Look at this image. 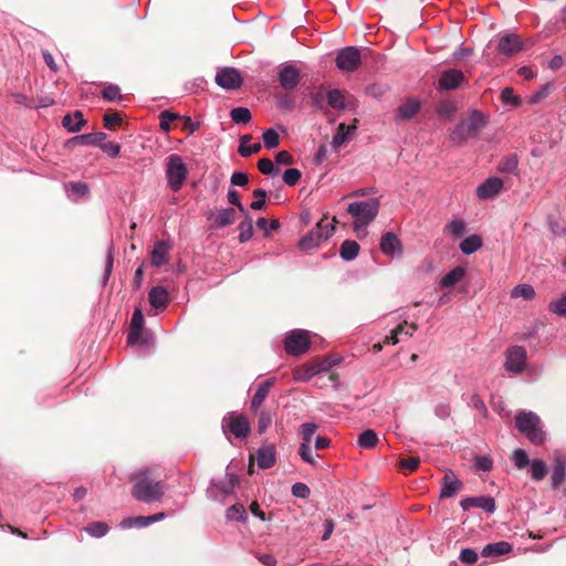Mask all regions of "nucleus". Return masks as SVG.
Wrapping results in <instances>:
<instances>
[{
	"mask_svg": "<svg viewBox=\"0 0 566 566\" xmlns=\"http://www.w3.org/2000/svg\"><path fill=\"white\" fill-rule=\"evenodd\" d=\"M264 146L268 149H273L279 146L280 144V136L277 132L273 128L266 129L262 135Z\"/></svg>",
	"mask_w": 566,
	"mask_h": 566,
	"instance_id": "a18cd8bd",
	"label": "nucleus"
},
{
	"mask_svg": "<svg viewBox=\"0 0 566 566\" xmlns=\"http://www.w3.org/2000/svg\"><path fill=\"white\" fill-rule=\"evenodd\" d=\"M359 249L360 247L356 241L345 240L339 248V254L343 260L352 261L358 255Z\"/></svg>",
	"mask_w": 566,
	"mask_h": 566,
	"instance_id": "2f4dec72",
	"label": "nucleus"
},
{
	"mask_svg": "<svg viewBox=\"0 0 566 566\" xmlns=\"http://www.w3.org/2000/svg\"><path fill=\"white\" fill-rule=\"evenodd\" d=\"M526 363V349L522 346H513L506 352L505 368L512 373H521Z\"/></svg>",
	"mask_w": 566,
	"mask_h": 566,
	"instance_id": "f8f14e48",
	"label": "nucleus"
},
{
	"mask_svg": "<svg viewBox=\"0 0 566 566\" xmlns=\"http://www.w3.org/2000/svg\"><path fill=\"white\" fill-rule=\"evenodd\" d=\"M188 176V168L179 155L172 154L167 158L166 178L168 187L178 191L184 186Z\"/></svg>",
	"mask_w": 566,
	"mask_h": 566,
	"instance_id": "39448f33",
	"label": "nucleus"
},
{
	"mask_svg": "<svg viewBox=\"0 0 566 566\" xmlns=\"http://www.w3.org/2000/svg\"><path fill=\"white\" fill-rule=\"evenodd\" d=\"M275 382V379L274 378H269L266 380H264L263 382H261L258 388H256V391L254 394V396L252 397V400H251V410L256 413L260 409V407L262 406V403L264 402V400L266 399L271 388L273 387Z\"/></svg>",
	"mask_w": 566,
	"mask_h": 566,
	"instance_id": "aec40b11",
	"label": "nucleus"
},
{
	"mask_svg": "<svg viewBox=\"0 0 566 566\" xmlns=\"http://www.w3.org/2000/svg\"><path fill=\"white\" fill-rule=\"evenodd\" d=\"M515 426L534 444H541L545 440L539 417L532 411H520L515 416Z\"/></svg>",
	"mask_w": 566,
	"mask_h": 566,
	"instance_id": "20e7f679",
	"label": "nucleus"
},
{
	"mask_svg": "<svg viewBox=\"0 0 566 566\" xmlns=\"http://www.w3.org/2000/svg\"><path fill=\"white\" fill-rule=\"evenodd\" d=\"M106 139V134L103 132L90 133L75 136L66 142V146L70 148L76 145H93L99 146L102 142Z\"/></svg>",
	"mask_w": 566,
	"mask_h": 566,
	"instance_id": "6ab92c4d",
	"label": "nucleus"
},
{
	"mask_svg": "<svg viewBox=\"0 0 566 566\" xmlns=\"http://www.w3.org/2000/svg\"><path fill=\"white\" fill-rule=\"evenodd\" d=\"M244 214V220H242L239 224V241L240 242H247L253 237V223L251 216L247 212Z\"/></svg>",
	"mask_w": 566,
	"mask_h": 566,
	"instance_id": "c9c22d12",
	"label": "nucleus"
},
{
	"mask_svg": "<svg viewBox=\"0 0 566 566\" xmlns=\"http://www.w3.org/2000/svg\"><path fill=\"white\" fill-rule=\"evenodd\" d=\"M511 459L514 461V464L517 469H524L531 464L530 458L525 450L516 449L513 451Z\"/></svg>",
	"mask_w": 566,
	"mask_h": 566,
	"instance_id": "c03bdc74",
	"label": "nucleus"
},
{
	"mask_svg": "<svg viewBox=\"0 0 566 566\" xmlns=\"http://www.w3.org/2000/svg\"><path fill=\"white\" fill-rule=\"evenodd\" d=\"M237 212L233 208H222L216 212H210L208 219L212 221L211 228L222 229L234 223Z\"/></svg>",
	"mask_w": 566,
	"mask_h": 566,
	"instance_id": "2eb2a0df",
	"label": "nucleus"
},
{
	"mask_svg": "<svg viewBox=\"0 0 566 566\" xmlns=\"http://www.w3.org/2000/svg\"><path fill=\"white\" fill-rule=\"evenodd\" d=\"M440 499H448L454 496L461 491L463 483L455 476L452 470H448L441 480Z\"/></svg>",
	"mask_w": 566,
	"mask_h": 566,
	"instance_id": "ddd939ff",
	"label": "nucleus"
},
{
	"mask_svg": "<svg viewBox=\"0 0 566 566\" xmlns=\"http://www.w3.org/2000/svg\"><path fill=\"white\" fill-rule=\"evenodd\" d=\"M407 325H408L407 321H403L402 323H400L395 329L391 331V334L384 339V344L396 345L397 343H399V336L402 335V332L405 331V326H407Z\"/></svg>",
	"mask_w": 566,
	"mask_h": 566,
	"instance_id": "13d9d810",
	"label": "nucleus"
},
{
	"mask_svg": "<svg viewBox=\"0 0 566 566\" xmlns=\"http://www.w3.org/2000/svg\"><path fill=\"white\" fill-rule=\"evenodd\" d=\"M133 479L135 484L132 488V496L135 500L144 503H154L163 499L166 483L159 480L150 469L138 471Z\"/></svg>",
	"mask_w": 566,
	"mask_h": 566,
	"instance_id": "f257e3e1",
	"label": "nucleus"
},
{
	"mask_svg": "<svg viewBox=\"0 0 566 566\" xmlns=\"http://www.w3.org/2000/svg\"><path fill=\"white\" fill-rule=\"evenodd\" d=\"M379 438L375 430L367 429L358 436L357 443L363 449H374L377 447Z\"/></svg>",
	"mask_w": 566,
	"mask_h": 566,
	"instance_id": "c756f323",
	"label": "nucleus"
},
{
	"mask_svg": "<svg viewBox=\"0 0 566 566\" xmlns=\"http://www.w3.org/2000/svg\"><path fill=\"white\" fill-rule=\"evenodd\" d=\"M258 168L263 175H276L279 169L275 168L273 161L269 158H261L258 161Z\"/></svg>",
	"mask_w": 566,
	"mask_h": 566,
	"instance_id": "bf43d9fd",
	"label": "nucleus"
},
{
	"mask_svg": "<svg viewBox=\"0 0 566 566\" xmlns=\"http://www.w3.org/2000/svg\"><path fill=\"white\" fill-rule=\"evenodd\" d=\"M298 454L304 462L315 465V460H314L312 450L310 448V444L301 443L300 449H298Z\"/></svg>",
	"mask_w": 566,
	"mask_h": 566,
	"instance_id": "338daca9",
	"label": "nucleus"
},
{
	"mask_svg": "<svg viewBox=\"0 0 566 566\" xmlns=\"http://www.w3.org/2000/svg\"><path fill=\"white\" fill-rule=\"evenodd\" d=\"M169 260V245L160 241L158 242L154 250L151 251V264L156 268H159L166 264Z\"/></svg>",
	"mask_w": 566,
	"mask_h": 566,
	"instance_id": "a878e982",
	"label": "nucleus"
},
{
	"mask_svg": "<svg viewBox=\"0 0 566 566\" xmlns=\"http://www.w3.org/2000/svg\"><path fill=\"white\" fill-rule=\"evenodd\" d=\"M460 505L464 511L471 507H480L488 513H493L496 509L494 499L490 496L465 497L461 500Z\"/></svg>",
	"mask_w": 566,
	"mask_h": 566,
	"instance_id": "f3484780",
	"label": "nucleus"
},
{
	"mask_svg": "<svg viewBox=\"0 0 566 566\" xmlns=\"http://www.w3.org/2000/svg\"><path fill=\"white\" fill-rule=\"evenodd\" d=\"M144 323H145V319H144V315L142 313V310L140 308H135V311L133 313V316H132V319H130L129 328L143 329L144 328Z\"/></svg>",
	"mask_w": 566,
	"mask_h": 566,
	"instance_id": "69168bd1",
	"label": "nucleus"
},
{
	"mask_svg": "<svg viewBox=\"0 0 566 566\" xmlns=\"http://www.w3.org/2000/svg\"><path fill=\"white\" fill-rule=\"evenodd\" d=\"M465 274V270L462 266H457L448 272L440 281V286L443 289L452 287L460 282Z\"/></svg>",
	"mask_w": 566,
	"mask_h": 566,
	"instance_id": "c85d7f7f",
	"label": "nucleus"
},
{
	"mask_svg": "<svg viewBox=\"0 0 566 566\" xmlns=\"http://www.w3.org/2000/svg\"><path fill=\"white\" fill-rule=\"evenodd\" d=\"M252 139V136L247 134L240 137V146L238 148V153L242 157H249L253 154H256L261 150L262 146L260 143L252 144V146H248V143Z\"/></svg>",
	"mask_w": 566,
	"mask_h": 566,
	"instance_id": "473e14b6",
	"label": "nucleus"
},
{
	"mask_svg": "<svg viewBox=\"0 0 566 566\" xmlns=\"http://www.w3.org/2000/svg\"><path fill=\"white\" fill-rule=\"evenodd\" d=\"M482 244H483L482 238L478 234H472V235L465 238L460 243V250L462 251V253L469 255V254L474 253L476 250H479L482 247Z\"/></svg>",
	"mask_w": 566,
	"mask_h": 566,
	"instance_id": "72a5a7b5",
	"label": "nucleus"
},
{
	"mask_svg": "<svg viewBox=\"0 0 566 566\" xmlns=\"http://www.w3.org/2000/svg\"><path fill=\"white\" fill-rule=\"evenodd\" d=\"M512 545L505 541L488 544L483 547L481 555L483 557H495L507 554L512 551Z\"/></svg>",
	"mask_w": 566,
	"mask_h": 566,
	"instance_id": "393cba45",
	"label": "nucleus"
},
{
	"mask_svg": "<svg viewBox=\"0 0 566 566\" xmlns=\"http://www.w3.org/2000/svg\"><path fill=\"white\" fill-rule=\"evenodd\" d=\"M501 99L505 104H511L514 106H520L522 104L521 97L514 94V91L512 87H505L502 90Z\"/></svg>",
	"mask_w": 566,
	"mask_h": 566,
	"instance_id": "864d4df0",
	"label": "nucleus"
},
{
	"mask_svg": "<svg viewBox=\"0 0 566 566\" xmlns=\"http://www.w3.org/2000/svg\"><path fill=\"white\" fill-rule=\"evenodd\" d=\"M83 531L93 537H102L109 531V526L105 522L96 521L90 523Z\"/></svg>",
	"mask_w": 566,
	"mask_h": 566,
	"instance_id": "58836bf2",
	"label": "nucleus"
},
{
	"mask_svg": "<svg viewBox=\"0 0 566 566\" xmlns=\"http://www.w3.org/2000/svg\"><path fill=\"white\" fill-rule=\"evenodd\" d=\"M319 373V368L312 367V363L300 366L293 370V378L295 381H308L313 376Z\"/></svg>",
	"mask_w": 566,
	"mask_h": 566,
	"instance_id": "7c9ffc66",
	"label": "nucleus"
},
{
	"mask_svg": "<svg viewBox=\"0 0 566 566\" xmlns=\"http://www.w3.org/2000/svg\"><path fill=\"white\" fill-rule=\"evenodd\" d=\"M446 230L452 235L459 238L465 231V223L462 220H452L446 226Z\"/></svg>",
	"mask_w": 566,
	"mask_h": 566,
	"instance_id": "052dcab7",
	"label": "nucleus"
},
{
	"mask_svg": "<svg viewBox=\"0 0 566 566\" xmlns=\"http://www.w3.org/2000/svg\"><path fill=\"white\" fill-rule=\"evenodd\" d=\"M379 208L380 202L377 198L349 203L347 212L355 218V231L365 229L371 221H374L379 212Z\"/></svg>",
	"mask_w": 566,
	"mask_h": 566,
	"instance_id": "7ed1b4c3",
	"label": "nucleus"
},
{
	"mask_svg": "<svg viewBox=\"0 0 566 566\" xmlns=\"http://www.w3.org/2000/svg\"><path fill=\"white\" fill-rule=\"evenodd\" d=\"M317 428H318L317 424L314 423V422H305V423H303L301 426V431H300V433L302 436V440H303L302 443L310 444L314 433L317 430Z\"/></svg>",
	"mask_w": 566,
	"mask_h": 566,
	"instance_id": "8fccbe9b",
	"label": "nucleus"
},
{
	"mask_svg": "<svg viewBox=\"0 0 566 566\" xmlns=\"http://www.w3.org/2000/svg\"><path fill=\"white\" fill-rule=\"evenodd\" d=\"M380 250L385 254H395L396 252H401V242L395 233L386 232L380 240Z\"/></svg>",
	"mask_w": 566,
	"mask_h": 566,
	"instance_id": "b1692460",
	"label": "nucleus"
},
{
	"mask_svg": "<svg viewBox=\"0 0 566 566\" xmlns=\"http://www.w3.org/2000/svg\"><path fill=\"white\" fill-rule=\"evenodd\" d=\"M300 71L293 65H285L279 75V81L284 90H293L300 83Z\"/></svg>",
	"mask_w": 566,
	"mask_h": 566,
	"instance_id": "a211bd4d",
	"label": "nucleus"
},
{
	"mask_svg": "<svg viewBox=\"0 0 566 566\" xmlns=\"http://www.w3.org/2000/svg\"><path fill=\"white\" fill-rule=\"evenodd\" d=\"M535 294L534 287L530 284H520L511 291L513 298L523 297L524 300H533Z\"/></svg>",
	"mask_w": 566,
	"mask_h": 566,
	"instance_id": "ea45409f",
	"label": "nucleus"
},
{
	"mask_svg": "<svg viewBox=\"0 0 566 566\" xmlns=\"http://www.w3.org/2000/svg\"><path fill=\"white\" fill-rule=\"evenodd\" d=\"M231 119L237 124H248L252 116L247 107H235L230 113Z\"/></svg>",
	"mask_w": 566,
	"mask_h": 566,
	"instance_id": "79ce46f5",
	"label": "nucleus"
},
{
	"mask_svg": "<svg viewBox=\"0 0 566 566\" xmlns=\"http://www.w3.org/2000/svg\"><path fill=\"white\" fill-rule=\"evenodd\" d=\"M216 83L227 90H238L242 85V76L234 67H223L217 73Z\"/></svg>",
	"mask_w": 566,
	"mask_h": 566,
	"instance_id": "9b49d317",
	"label": "nucleus"
},
{
	"mask_svg": "<svg viewBox=\"0 0 566 566\" xmlns=\"http://www.w3.org/2000/svg\"><path fill=\"white\" fill-rule=\"evenodd\" d=\"M464 82V74L460 70L450 69L443 71L439 78V88L451 91L460 87V85Z\"/></svg>",
	"mask_w": 566,
	"mask_h": 566,
	"instance_id": "4468645a",
	"label": "nucleus"
},
{
	"mask_svg": "<svg viewBox=\"0 0 566 566\" xmlns=\"http://www.w3.org/2000/svg\"><path fill=\"white\" fill-rule=\"evenodd\" d=\"M102 96L107 102H116L123 99L119 86L114 84L106 85L102 92Z\"/></svg>",
	"mask_w": 566,
	"mask_h": 566,
	"instance_id": "37998d69",
	"label": "nucleus"
},
{
	"mask_svg": "<svg viewBox=\"0 0 566 566\" xmlns=\"http://www.w3.org/2000/svg\"><path fill=\"white\" fill-rule=\"evenodd\" d=\"M223 432H230L238 439H245L251 431L250 422L244 415L228 413L222 419Z\"/></svg>",
	"mask_w": 566,
	"mask_h": 566,
	"instance_id": "0eeeda50",
	"label": "nucleus"
},
{
	"mask_svg": "<svg viewBox=\"0 0 566 566\" xmlns=\"http://www.w3.org/2000/svg\"><path fill=\"white\" fill-rule=\"evenodd\" d=\"M275 448L268 446L258 451V465L262 469H270L275 464Z\"/></svg>",
	"mask_w": 566,
	"mask_h": 566,
	"instance_id": "bb28decb",
	"label": "nucleus"
},
{
	"mask_svg": "<svg viewBox=\"0 0 566 566\" xmlns=\"http://www.w3.org/2000/svg\"><path fill=\"white\" fill-rule=\"evenodd\" d=\"M150 524H151V522H150L149 516H136V517H130V518H126L123 521L124 527H132V526L146 527Z\"/></svg>",
	"mask_w": 566,
	"mask_h": 566,
	"instance_id": "4d7b16f0",
	"label": "nucleus"
},
{
	"mask_svg": "<svg viewBox=\"0 0 566 566\" xmlns=\"http://www.w3.org/2000/svg\"><path fill=\"white\" fill-rule=\"evenodd\" d=\"M530 467L531 476L534 481H542L548 473L546 463L541 459H534Z\"/></svg>",
	"mask_w": 566,
	"mask_h": 566,
	"instance_id": "e433bc0d",
	"label": "nucleus"
},
{
	"mask_svg": "<svg viewBox=\"0 0 566 566\" xmlns=\"http://www.w3.org/2000/svg\"><path fill=\"white\" fill-rule=\"evenodd\" d=\"M86 124L81 111H75L72 114H66L62 118V125L71 133L80 132Z\"/></svg>",
	"mask_w": 566,
	"mask_h": 566,
	"instance_id": "4be33fe9",
	"label": "nucleus"
},
{
	"mask_svg": "<svg viewBox=\"0 0 566 566\" xmlns=\"http://www.w3.org/2000/svg\"><path fill=\"white\" fill-rule=\"evenodd\" d=\"M517 157L510 155L500 163L499 170L501 172H513L517 168Z\"/></svg>",
	"mask_w": 566,
	"mask_h": 566,
	"instance_id": "6e6d98bb",
	"label": "nucleus"
},
{
	"mask_svg": "<svg viewBox=\"0 0 566 566\" xmlns=\"http://www.w3.org/2000/svg\"><path fill=\"white\" fill-rule=\"evenodd\" d=\"M420 464V459L417 457L401 458L399 461V468L405 471V474L415 472Z\"/></svg>",
	"mask_w": 566,
	"mask_h": 566,
	"instance_id": "49530a36",
	"label": "nucleus"
},
{
	"mask_svg": "<svg viewBox=\"0 0 566 566\" xmlns=\"http://www.w3.org/2000/svg\"><path fill=\"white\" fill-rule=\"evenodd\" d=\"M273 420L272 412L270 410L263 409L259 413L258 419V431L259 433H263L271 426Z\"/></svg>",
	"mask_w": 566,
	"mask_h": 566,
	"instance_id": "de8ad7c7",
	"label": "nucleus"
},
{
	"mask_svg": "<svg viewBox=\"0 0 566 566\" xmlns=\"http://www.w3.org/2000/svg\"><path fill=\"white\" fill-rule=\"evenodd\" d=\"M502 188L503 181L501 178L490 177L478 187L476 195L480 199H490L499 195Z\"/></svg>",
	"mask_w": 566,
	"mask_h": 566,
	"instance_id": "dca6fc26",
	"label": "nucleus"
},
{
	"mask_svg": "<svg viewBox=\"0 0 566 566\" xmlns=\"http://www.w3.org/2000/svg\"><path fill=\"white\" fill-rule=\"evenodd\" d=\"M148 301L151 307L165 310L169 304V295L165 287L154 286L148 293Z\"/></svg>",
	"mask_w": 566,
	"mask_h": 566,
	"instance_id": "412c9836",
	"label": "nucleus"
},
{
	"mask_svg": "<svg viewBox=\"0 0 566 566\" xmlns=\"http://www.w3.org/2000/svg\"><path fill=\"white\" fill-rule=\"evenodd\" d=\"M327 217H324L316 223V228L305 234L298 242L302 250H311L317 247L322 240H327L334 232L333 223H325Z\"/></svg>",
	"mask_w": 566,
	"mask_h": 566,
	"instance_id": "423d86ee",
	"label": "nucleus"
},
{
	"mask_svg": "<svg viewBox=\"0 0 566 566\" xmlns=\"http://www.w3.org/2000/svg\"><path fill=\"white\" fill-rule=\"evenodd\" d=\"M475 467L481 471H491L493 468V460L488 455H479L475 458Z\"/></svg>",
	"mask_w": 566,
	"mask_h": 566,
	"instance_id": "0e129e2a",
	"label": "nucleus"
},
{
	"mask_svg": "<svg viewBox=\"0 0 566 566\" xmlns=\"http://www.w3.org/2000/svg\"><path fill=\"white\" fill-rule=\"evenodd\" d=\"M486 124L488 117L482 112L474 109L455 126L450 134V139L457 145H464L469 138L475 137Z\"/></svg>",
	"mask_w": 566,
	"mask_h": 566,
	"instance_id": "f03ea898",
	"label": "nucleus"
},
{
	"mask_svg": "<svg viewBox=\"0 0 566 566\" xmlns=\"http://www.w3.org/2000/svg\"><path fill=\"white\" fill-rule=\"evenodd\" d=\"M226 517L228 521L245 522L248 515L244 506L241 503H237L227 510Z\"/></svg>",
	"mask_w": 566,
	"mask_h": 566,
	"instance_id": "4c0bfd02",
	"label": "nucleus"
},
{
	"mask_svg": "<svg viewBox=\"0 0 566 566\" xmlns=\"http://www.w3.org/2000/svg\"><path fill=\"white\" fill-rule=\"evenodd\" d=\"M548 308L559 316H566V298L562 295L560 298L552 301Z\"/></svg>",
	"mask_w": 566,
	"mask_h": 566,
	"instance_id": "680f3d73",
	"label": "nucleus"
},
{
	"mask_svg": "<svg viewBox=\"0 0 566 566\" xmlns=\"http://www.w3.org/2000/svg\"><path fill=\"white\" fill-rule=\"evenodd\" d=\"M302 177V172L297 168H289L283 174V181L292 187L295 186Z\"/></svg>",
	"mask_w": 566,
	"mask_h": 566,
	"instance_id": "5fc2aeb1",
	"label": "nucleus"
},
{
	"mask_svg": "<svg viewBox=\"0 0 566 566\" xmlns=\"http://www.w3.org/2000/svg\"><path fill=\"white\" fill-rule=\"evenodd\" d=\"M177 118H180V116L176 113H172L170 111H164L159 115V126L160 128L168 133L171 128L170 123Z\"/></svg>",
	"mask_w": 566,
	"mask_h": 566,
	"instance_id": "3c124183",
	"label": "nucleus"
},
{
	"mask_svg": "<svg viewBox=\"0 0 566 566\" xmlns=\"http://www.w3.org/2000/svg\"><path fill=\"white\" fill-rule=\"evenodd\" d=\"M310 493V488L305 483L297 482L292 486V494L296 497L306 499Z\"/></svg>",
	"mask_w": 566,
	"mask_h": 566,
	"instance_id": "774afa93",
	"label": "nucleus"
},
{
	"mask_svg": "<svg viewBox=\"0 0 566 566\" xmlns=\"http://www.w3.org/2000/svg\"><path fill=\"white\" fill-rule=\"evenodd\" d=\"M566 479V459L564 457H557L553 468L551 482L553 489H558Z\"/></svg>",
	"mask_w": 566,
	"mask_h": 566,
	"instance_id": "5701e85b",
	"label": "nucleus"
},
{
	"mask_svg": "<svg viewBox=\"0 0 566 566\" xmlns=\"http://www.w3.org/2000/svg\"><path fill=\"white\" fill-rule=\"evenodd\" d=\"M256 227L261 230H264L265 234H268V230L274 231L280 228V221L274 219L269 222L266 218L261 217L256 220Z\"/></svg>",
	"mask_w": 566,
	"mask_h": 566,
	"instance_id": "e2e57ef3",
	"label": "nucleus"
},
{
	"mask_svg": "<svg viewBox=\"0 0 566 566\" xmlns=\"http://www.w3.org/2000/svg\"><path fill=\"white\" fill-rule=\"evenodd\" d=\"M253 197L256 198L253 202H251L250 207L253 210H263L265 208V200L268 197V192L264 189H255L253 190Z\"/></svg>",
	"mask_w": 566,
	"mask_h": 566,
	"instance_id": "603ef678",
	"label": "nucleus"
},
{
	"mask_svg": "<svg viewBox=\"0 0 566 566\" xmlns=\"http://www.w3.org/2000/svg\"><path fill=\"white\" fill-rule=\"evenodd\" d=\"M327 103L331 107L335 109H344L345 108V96L339 90H331L327 93Z\"/></svg>",
	"mask_w": 566,
	"mask_h": 566,
	"instance_id": "a19ab883",
	"label": "nucleus"
},
{
	"mask_svg": "<svg viewBox=\"0 0 566 566\" xmlns=\"http://www.w3.org/2000/svg\"><path fill=\"white\" fill-rule=\"evenodd\" d=\"M420 109V104L416 99H408L397 108V117L402 120L411 119Z\"/></svg>",
	"mask_w": 566,
	"mask_h": 566,
	"instance_id": "cd10ccee",
	"label": "nucleus"
},
{
	"mask_svg": "<svg viewBox=\"0 0 566 566\" xmlns=\"http://www.w3.org/2000/svg\"><path fill=\"white\" fill-rule=\"evenodd\" d=\"M311 339L308 333L304 329L291 332L284 340L285 352L292 356H298L306 353L310 348Z\"/></svg>",
	"mask_w": 566,
	"mask_h": 566,
	"instance_id": "1a4fd4ad",
	"label": "nucleus"
},
{
	"mask_svg": "<svg viewBox=\"0 0 566 566\" xmlns=\"http://www.w3.org/2000/svg\"><path fill=\"white\" fill-rule=\"evenodd\" d=\"M355 129H356V125H346L344 123L339 124L337 127V132L334 135L333 140H332L333 147L334 148L340 147L347 139L348 134Z\"/></svg>",
	"mask_w": 566,
	"mask_h": 566,
	"instance_id": "f704fd0d",
	"label": "nucleus"
},
{
	"mask_svg": "<svg viewBox=\"0 0 566 566\" xmlns=\"http://www.w3.org/2000/svg\"><path fill=\"white\" fill-rule=\"evenodd\" d=\"M104 127L106 129H115L123 122V118L118 112L106 113L103 117Z\"/></svg>",
	"mask_w": 566,
	"mask_h": 566,
	"instance_id": "09e8293b",
	"label": "nucleus"
},
{
	"mask_svg": "<svg viewBox=\"0 0 566 566\" xmlns=\"http://www.w3.org/2000/svg\"><path fill=\"white\" fill-rule=\"evenodd\" d=\"M368 50L365 49L364 52ZM363 51L356 46H346L336 56V65L343 72H355L361 64Z\"/></svg>",
	"mask_w": 566,
	"mask_h": 566,
	"instance_id": "6e6552de",
	"label": "nucleus"
},
{
	"mask_svg": "<svg viewBox=\"0 0 566 566\" xmlns=\"http://www.w3.org/2000/svg\"><path fill=\"white\" fill-rule=\"evenodd\" d=\"M524 49V43L515 33L505 34L499 38L496 50L505 56H513Z\"/></svg>",
	"mask_w": 566,
	"mask_h": 566,
	"instance_id": "9d476101",
	"label": "nucleus"
}]
</instances>
